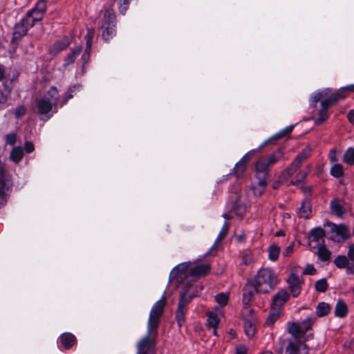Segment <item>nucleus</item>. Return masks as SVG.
<instances>
[{"mask_svg":"<svg viewBox=\"0 0 354 354\" xmlns=\"http://www.w3.org/2000/svg\"><path fill=\"white\" fill-rule=\"evenodd\" d=\"M292 131V127H287L284 129H283V130L279 131L278 133H277L276 134H274L272 137H271L270 139L266 140L265 142V143L267 144L272 140H276L280 139V138L286 136V135L289 134Z\"/></svg>","mask_w":354,"mask_h":354,"instance_id":"43","label":"nucleus"},{"mask_svg":"<svg viewBox=\"0 0 354 354\" xmlns=\"http://www.w3.org/2000/svg\"><path fill=\"white\" fill-rule=\"evenodd\" d=\"M188 281H184L183 284V290L180 295H183L184 298L190 302L193 298L197 297L198 293L202 290L203 287L201 285H193L187 283Z\"/></svg>","mask_w":354,"mask_h":354,"instance_id":"11","label":"nucleus"},{"mask_svg":"<svg viewBox=\"0 0 354 354\" xmlns=\"http://www.w3.org/2000/svg\"><path fill=\"white\" fill-rule=\"evenodd\" d=\"M32 26V22H30L25 17L22 18L14 27L12 42L20 41L23 37L27 35L28 30Z\"/></svg>","mask_w":354,"mask_h":354,"instance_id":"7","label":"nucleus"},{"mask_svg":"<svg viewBox=\"0 0 354 354\" xmlns=\"http://www.w3.org/2000/svg\"><path fill=\"white\" fill-rule=\"evenodd\" d=\"M311 214V204L308 199H304L299 210L301 217L308 218Z\"/></svg>","mask_w":354,"mask_h":354,"instance_id":"29","label":"nucleus"},{"mask_svg":"<svg viewBox=\"0 0 354 354\" xmlns=\"http://www.w3.org/2000/svg\"><path fill=\"white\" fill-rule=\"evenodd\" d=\"M311 153V148L309 147H306L304 149L301 153H299L294 160H295L297 163H299L300 165L301 163L307 159Z\"/></svg>","mask_w":354,"mask_h":354,"instance_id":"39","label":"nucleus"},{"mask_svg":"<svg viewBox=\"0 0 354 354\" xmlns=\"http://www.w3.org/2000/svg\"><path fill=\"white\" fill-rule=\"evenodd\" d=\"M330 207L331 212L338 217H342L344 214V208L339 199H334L330 201Z\"/></svg>","mask_w":354,"mask_h":354,"instance_id":"32","label":"nucleus"},{"mask_svg":"<svg viewBox=\"0 0 354 354\" xmlns=\"http://www.w3.org/2000/svg\"><path fill=\"white\" fill-rule=\"evenodd\" d=\"M293 251V244H290V245L287 246L283 252V254L285 256H288L290 253H292Z\"/></svg>","mask_w":354,"mask_h":354,"instance_id":"62","label":"nucleus"},{"mask_svg":"<svg viewBox=\"0 0 354 354\" xmlns=\"http://www.w3.org/2000/svg\"><path fill=\"white\" fill-rule=\"evenodd\" d=\"M90 52L91 51L87 52L86 48L85 49V52L82 56V60L84 64H86L88 62Z\"/></svg>","mask_w":354,"mask_h":354,"instance_id":"60","label":"nucleus"},{"mask_svg":"<svg viewBox=\"0 0 354 354\" xmlns=\"http://www.w3.org/2000/svg\"><path fill=\"white\" fill-rule=\"evenodd\" d=\"M68 45L69 41L67 39L63 41H58L56 43H55V44L53 45V48L56 51L59 52L66 48Z\"/></svg>","mask_w":354,"mask_h":354,"instance_id":"52","label":"nucleus"},{"mask_svg":"<svg viewBox=\"0 0 354 354\" xmlns=\"http://www.w3.org/2000/svg\"><path fill=\"white\" fill-rule=\"evenodd\" d=\"M282 149H279L272 153L262 156L256 163V171L257 174L268 176V167L280 160L283 156Z\"/></svg>","mask_w":354,"mask_h":354,"instance_id":"4","label":"nucleus"},{"mask_svg":"<svg viewBox=\"0 0 354 354\" xmlns=\"http://www.w3.org/2000/svg\"><path fill=\"white\" fill-rule=\"evenodd\" d=\"M242 264L249 266L252 263L253 258L250 253H245L241 257Z\"/></svg>","mask_w":354,"mask_h":354,"instance_id":"54","label":"nucleus"},{"mask_svg":"<svg viewBox=\"0 0 354 354\" xmlns=\"http://www.w3.org/2000/svg\"><path fill=\"white\" fill-rule=\"evenodd\" d=\"M286 281L288 284V288L292 297H298L301 293V286L304 283L303 279L292 270Z\"/></svg>","mask_w":354,"mask_h":354,"instance_id":"10","label":"nucleus"},{"mask_svg":"<svg viewBox=\"0 0 354 354\" xmlns=\"http://www.w3.org/2000/svg\"><path fill=\"white\" fill-rule=\"evenodd\" d=\"M95 30L93 28H88L87 33L85 36L86 51H91L93 39L94 37Z\"/></svg>","mask_w":354,"mask_h":354,"instance_id":"47","label":"nucleus"},{"mask_svg":"<svg viewBox=\"0 0 354 354\" xmlns=\"http://www.w3.org/2000/svg\"><path fill=\"white\" fill-rule=\"evenodd\" d=\"M131 0H117L119 11L121 14L124 15L129 8V6Z\"/></svg>","mask_w":354,"mask_h":354,"instance_id":"50","label":"nucleus"},{"mask_svg":"<svg viewBox=\"0 0 354 354\" xmlns=\"http://www.w3.org/2000/svg\"><path fill=\"white\" fill-rule=\"evenodd\" d=\"M348 119L351 123L354 124V110H351L348 112Z\"/></svg>","mask_w":354,"mask_h":354,"instance_id":"64","label":"nucleus"},{"mask_svg":"<svg viewBox=\"0 0 354 354\" xmlns=\"http://www.w3.org/2000/svg\"><path fill=\"white\" fill-rule=\"evenodd\" d=\"M332 92L331 89L330 88H326L324 91L315 93L310 100V106L315 108L317 105V103L320 101L323 100L326 98H328L330 97V93Z\"/></svg>","mask_w":354,"mask_h":354,"instance_id":"26","label":"nucleus"},{"mask_svg":"<svg viewBox=\"0 0 354 354\" xmlns=\"http://www.w3.org/2000/svg\"><path fill=\"white\" fill-rule=\"evenodd\" d=\"M24 149L27 153H30L35 150V146L30 141H26L24 143Z\"/></svg>","mask_w":354,"mask_h":354,"instance_id":"57","label":"nucleus"},{"mask_svg":"<svg viewBox=\"0 0 354 354\" xmlns=\"http://www.w3.org/2000/svg\"><path fill=\"white\" fill-rule=\"evenodd\" d=\"M315 319V317H308L301 322H288V332L295 337L294 339H297L311 328Z\"/></svg>","mask_w":354,"mask_h":354,"instance_id":"5","label":"nucleus"},{"mask_svg":"<svg viewBox=\"0 0 354 354\" xmlns=\"http://www.w3.org/2000/svg\"><path fill=\"white\" fill-rule=\"evenodd\" d=\"M300 166L301 165L299 163H297L295 160H293L291 165L283 171L282 173V177L284 178V180H287L297 171Z\"/></svg>","mask_w":354,"mask_h":354,"instance_id":"37","label":"nucleus"},{"mask_svg":"<svg viewBox=\"0 0 354 354\" xmlns=\"http://www.w3.org/2000/svg\"><path fill=\"white\" fill-rule=\"evenodd\" d=\"M59 341L62 346L66 349H70L75 343V337L69 333H65L60 335Z\"/></svg>","mask_w":354,"mask_h":354,"instance_id":"23","label":"nucleus"},{"mask_svg":"<svg viewBox=\"0 0 354 354\" xmlns=\"http://www.w3.org/2000/svg\"><path fill=\"white\" fill-rule=\"evenodd\" d=\"M334 263L338 268H345L349 264L348 257L344 255H338L334 259Z\"/></svg>","mask_w":354,"mask_h":354,"instance_id":"41","label":"nucleus"},{"mask_svg":"<svg viewBox=\"0 0 354 354\" xmlns=\"http://www.w3.org/2000/svg\"><path fill=\"white\" fill-rule=\"evenodd\" d=\"M6 78L5 68L2 65H0V82Z\"/></svg>","mask_w":354,"mask_h":354,"instance_id":"63","label":"nucleus"},{"mask_svg":"<svg viewBox=\"0 0 354 354\" xmlns=\"http://www.w3.org/2000/svg\"><path fill=\"white\" fill-rule=\"evenodd\" d=\"M330 311V306L328 303L320 302L316 307V315L319 317L327 315Z\"/></svg>","mask_w":354,"mask_h":354,"instance_id":"35","label":"nucleus"},{"mask_svg":"<svg viewBox=\"0 0 354 354\" xmlns=\"http://www.w3.org/2000/svg\"><path fill=\"white\" fill-rule=\"evenodd\" d=\"M79 86L75 85L68 88V90L66 92L64 95H63L62 99L59 102V105L61 107L66 104L68 100L74 96V95L76 93V91L79 90Z\"/></svg>","mask_w":354,"mask_h":354,"instance_id":"34","label":"nucleus"},{"mask_svg":"<svg viewBox=\"0 0 354 354\" xmlns=\"http://www.w3.org/2000/svg\"><path fill=\"white\" fill-rule=\"evenodd\" d=\"M59 97V95L58 89L54 86L50 87L42 97L43 99L46 100V101L50 102L56 107H57Z\"/></svg>","mask_w":354,"mask_h":354,"instance_id":"21","label":"nucleus"},{"mask_svg":"<svg viewBox=\"0 0 354 354\" xmlns=\"http://www.w3.org/2000/svg\"><path fill=\"white\" fill-rule=\"evenodd\" d=\"M280 308H274L271 305V310L267 318L266 323L272 324L279 317Z\"/></svg>","mask_w":354,"mask_h":354,"instance_id":"40","label":"nucleus"},{"mask_svg":"<svg viewBox=\"0 0 354 354\" xmlns=\"http://www.w3.org/2000/svg\"><path fill=\"white\" fill-rule=\"evenodd\" d=\"M257 175V178L259 179L257 183H253L250 189L253 192V194L256 196H259L263 194V193L266 190V178L268 176H263L262 174Z\"/></svg>","mask_w":354,"mask_h":354,"instance_id":"17","label":"nucleus"},{"mask_svg":"<svg viewBox=\"0 0 354 354\" xmlns=\"http://www.w3.org/2000/svg\"><path fill=\"white\" fill-rule=\"evenodd\" d=\"M82 51V46H77L73 49L69 53L67 54L64 64V66H67L69 64H73L76 59L77 57L80 54Z\"/></svg>","mask_w":354,"mask_h":354,"instance_id":"30","label":"nucleus"},{"mask_svg":"<svg viewBox=\"0 0 354 354\" xmlns=\"http://www.w3.org/2000/svg\"><path fill=\"white\" fill-rule=\"evenodd\" d=\"M46 11V2L45 0H39L37 2L35 7L28 11L25 17L32 22V26L37 21H41Z\"/></svg>","mask_w":354,"mask_h":354,"instance_id":"6","label":"nucleus"},{"mask_svg":"<svg viewBox=\"0 0 354 354\" xmlns=\"http://www.w3.org/2000/svg\"><path fill=\"white\" fill-rule=\"evenodd\" d=\"M215 300L220 306H225L228 302L229 297L226 293L221 292L215 296Z\"/></svg>","mask_w":354,"mask_h":354,"instance_id":"49","label":"nucleus"},{"mask_svg":"<svg viewBox=\"0 0 354 354\" xmlns=\"http://www.w3.org/2000/svg\"><path fill=\"white\" fill-rule=\"evenodd\" d=\"M24 157V150L21 147H15L10 151V158L15 163L19 162Z\"/></svg>","mask_w":354,"mask_h":354,"instance_id":"33","label":"nucleus"},{"mask_svg":"<svg viewBox=\"0 0 354 354\" xmlns=\"http://www.w3.org/2000/svg\"><path fill=\"white\" fill-rule=\"evenodd\" d=\"M17 134L15 133H8L6 136V143L10 145H14L16 142Z\"/></svg>","mask_w":354,"mask_h":354,"instance_id":"55","label":"nucleus"},{"mask_svg":"<svg viewBox=\"0 0 354 354\" xmlns=\"http://www.w3.org/2000/svg\"><path fill=\"white\" fill-rule=\"evenodd\" d=\"M330 173L335 178H340L344 175L343 167L341 164L335 163L330 168Z\"/></svg>","mask_w":354,"mask_h":354,"instance_id":"42","label":"nucleus"},{"mask_svg":"<svg viewBox=\"0 0 354 354\" xmlns=\"http://www.w3.org/2000/svg\"><path fill=\"white\" fill-rule=\"evenodd\" d=\"M254 154V151H250L245 153L239 162H237L230 172L226 176L227 177L230 175H234L236 178H240L245 172L247 168L248 162L252 158Z\"/></svg>","mask_w":354,"mask_h":354,"instance_id":"9","label":"nucleus"},{"mask_svg":"<svg viewBox=\"0 0 354 354\" xmlns=\"http://www.w3.org/2000/svg\"><path fill=\"white\" fill-rule=\"evenodd\" d=\"M243 303L244 305H249L256 293H259L253 283L249 280L243 288Z\"/></svg>","mask_w":354,"mask_h":354,"instance_id":"15","label":"nucleus"},{"mask_svg":"<svg viewBox=\"0 0 354 354\" xmlns=\"http://www.w3.org/2000/svg\"><path fill=\"white\" fill-rule=\"evenodd\" d=\"M316 273V269L315 268L314 266L312 264H308L306 265V268H304L303 271L304 274H310L313 275Z\"/></svg>","mask_w":354,"mask_h":354,"instance_id":"56","label":"nucleus"},{"mask_svg":"<svg viewBox=\"0 0 354 354\" xmlns=\"http://www.w3.org/2000/svg\"><path fill=\"white\" fill-rule=\"evenodd\" d=\"M166 304V299L162 295L152 306L147 322V333L138 344L137 354H151L154 350V342L151 335L153 333H156V329L158 328L160 317L163 313V310Z\"/></svg>","mask_w":354,"mask_h":354,"instance_id":"1","label":"nucleus"},{"mask_svg":"<svg viewBox=\"0 0 354 354\" xmlns=\"http://www.w3.org/2000/svg\"><path fill=\"white\" fill-rule=\"evenodd\" d=\"M289 299L287 290L282 289L274 295L272 299L271 305L274 308H280Z\"/></svg>","mask_w":354,"mask_h":354,"instance_id":"20","label":"nucleus"},{"mask_svg":"<svg viewBox=\"0 0 354 354\" xmlns=\"http://www.w3.org/2000/svg\"><path fill=\"white\" fill-rule=\"evenodd\" d=\"M343 160L345 163L353 165H354V149L348 148L344 153Z\"/></svg>","mask_w":354,"mask_h":354,"instance_id":"45","label":"nucleus"},{"mask_svg":"<svg viewBox=\"0 0 354 354\" xmlns=\"http://www.w3.org/2000/svg\"><path fill=\"white\" fill-rule=\"evenodd\" d=\"M329 158H330V162L333 164L337 163V158L336 156L335 149L330 150V153H329Z\"/></svg>","mask_w":354,"mask_h":354,"instance_id":"58","label":"nucleus"},{"mask_svg":"<svg viewBox=\"0 0 354 354\" xmlns=\"http://www.w3.org/2000/svg\"><path fill=\"white\" fill-rule=\"evenodd\" d=\"M100 26H105L106 28L109 26H115V15L113 10H106L104 12Z\"/></svg>","mask_w":354,"mask_h":354,"instance_id":"24","label":"nucleus"},{"mask_svg":"<svg viewBox=\"0 0 354 354\" xmlns=\"http://www.w3.org/2000/svg\"><path fill=\"white\" fill-rule=\"evenodd\" d=\"M236 354H247V349L243 346H239L236 348Z\"/></svg>","mask_w":354,"mask_h":354,"instance_id":"61","label":"nucleus"},{"mask_svg":"<svg viewBox=\"0 0 354 354\" xmlns=\"http://www.w3.org/2000/svg\"><path fill=\"white\" fill-rule=\"evenodd\" d=\"M37 108L40 114V119L44 121L50 119L54 113L57 112V107L42 97L37 100Z\"/></svg>","mask_w":354,"mask_h":354,"instance_id":"8","label":"nucleus"},{"mask_svg":"<svg viewBox=\"0 0 354 354\" xmlns=\"http://www.w3.org/2000/svg\"><path fill=\"white\" fill-rule=\"evenodd\" d=\"M8 180L6 178L0 179V207L7 202L6 192L8 190Z\"/></svg>","mask_w":354,"mask_h":354,"instance_id":"25","label":"nucleus"},{"mask_svg":"<svg viewBox=\"0 0 354 354\" xmlns=\"http://www.w3.org/2000/svg\"><path fill=\"white\" fill-rule=\"evenodd\" d=\"M115 26H109L106 28L105 26H100L102 37L106 41H109L115 35Z\"/></svg>","mask_w":354,"mask_h":354,"instance_id":"38","label":"nucleus"},{"mask_svg":"<svg viewBox=\"0 0 354 354\" xmlns=\"http://www.w3.org/2000/svg\"><path fill=\"white\" fill-rule=\"evenodd\" d=\"M183 295H180L178 307L176 312V319L178 326L180 327L185 322V314L187 312V306L189 304Z\"/></svg>","mask_w":354,"mask_h":354,"instance_id":"14","label":"nucleus"},{"mask_svg":"<svg viewBox=\"0 0 354 354\" xmlns=\"http://www.w3.org/2000/svg\"><path fill=\"white\" fill-rule=\"evenodd\" d=\"M348 259L352 261H354V244H351L349 246V250L348 252Z\"/></svg>","mask_w":354,"mask_h":354,"instance_id":"59","label":"nucleus"},{"mask_svg":"<svg viewBox=\"0 0 354 354\" xmlns=\"http://www.w3.org/2000/svg\"><path fill=\"white\" fill-rule=\"evenodd\" d=\"M15 118L19 119L23 117L26 113V108L24 105L19 106L13 111Z\"/></svg>","mask_w":354,"mask_h":354,"instance_id":"53","label":"nucleus"},{"mask_svg":"<svg viewBox=\"0 0 354 354\" xmlns=\"http://www.w3.org/2000/svg\"><path fill=\"white\" fill-rule=\"evenodd\" d=\"M315 288L319 292H325L328 288L326 279L323 278L317 281L315 284Z\"/></svg>","mask_w":354,"mask_h":354,"instance_id":"46","label":"nucleus"},{"mask_svg":"<svg viewBox=\"0 0 354 354\" xmlns=\"http://www.w3.org/2000/svg\"><path fill=\"white\" fill-rule=\"evenodd\" d=\"M310 238L313 241L317 243L324 242V237L325 236V231L323 228L318 227L312 229L310 232Z\"/></svg>","mask_w":354,"mask_h":354,"instance_id":"27","label":"nucleus"},{"mask_svg":"<svg viewBox=\"0 0 354 354\" xmlns=\"http://www.w3.org/2000/svg\"><path fill=\"white\" fill-rule=\"evenodd\" d=\"M280 252V248L276 245H272L268 249V258L272 261L277 260Z\"/></svg>","mask_w":354,"mask_h":354,"instance_id":"44","label":"nucleus"},{"mask_svg":"<svg viewBox=\"0 0 354 354\" xmlns=\"http://www.w3.org/2000/svg\"><path fill=\"white\" fill-rule=\"evenodd\" d=\"M309 172V169H307L306 170H302L300 171L296 176V180L292 181V185H297L299 183L302 182L306 177Z\"/></svg>","mask_w":354,"mask_h":354,"instance_id":"51","label":"nucleus"},{"mask_svg":"<svg viewBox=\"0 0 354 354\" xmlns=\"http://www.w3.org/2000/svg\"><path fill=\"white\" fill-rule=\"evenodd\" d=\"M317 254L319 259H320L322 261H327L330 259L331 257L330 251L323 243L317 247Z\"/></svg>","mask_w":354,"mask_h":354,"instance_id":"31","label":"nucleus"},{"mask_svg":"<svg viewBox=\"0 0 354 354\" xmlns=\"http://www.w3.org/2000/svg\"><path fill=\"white\" fill-rule=\"evenodd\" d=\"M349 93H354V84H350L342 87L334 93H330L329 95L330 97L328 98L333 103H335L338 100L347 97Z\"/></svg>","mask_w":354,"mask_h":354,"instance_id":"16","label":"nucleus"},{"mask_svg":"<svg viewBox=\"0 0 354 354\" xmlns=\"http://www.w3.org/2000/svg\"><path fill=\"white\" fill-rule=\"evenodd\" d=\"M333 104L328 97L322 100L321 109L318 111V117L315 120L317 124H322L328 118V109Z\"/></svg>","mask_w":354,"mask_h":354,"instance_id":"19","label":"nucleus"},{"mask_svg":"<svg viewBox=\"0 0 354 354\" xmlns=\"http://www.w3.org/2000/svg\"><path fill=\"white\" fill-rule=\"evenodd\" d=\"M231 200L233 203V208L238 215L242 216L245 212L246 205L242 196L239 194V189L237 187L234 193L231 196Z\"/></svg>","mask_w":354,"mask_h":354,"instance_id":"13","label":"nucleus"},{"mask_svg":"<svg viewBox=\"0 0 354 354\" xmlns=\"http://www.w3.org/2000/svg\"><path fill=\"white\" fill-rule=\"evenodd\" d=\"M229 227H230V226H229L228 223L227 222H225L221 230L220 231V232L217 236V239H216V241H214V243L212 245V247L209 249V250L205 253V256H206V257L209 256V255L214 256L216 254L217 250H218L217 244L221 240L223 239L225 237V236L227 234Z\"/></svg>","mask_w":354,"mask_h":354,"instance_id":"18","label":"nucleus"},{"mask_svg":"<svg viewBox=\"0 0 354 354\" xmlns=\"http://www.w3.org/2000/svg\"><path fill=\"white\" fill-rule=\"evenodd\" d=\"M207 316V324L211 328H216L219 322L217 315L214 313L209 312L208 313Z\"/></svg>","mask_w":354,"mask_h":354,"instance_id":"48","label":"nucleus"},{"mask_svg":"<svg viewBox=\"0 0 354 354\" xmlns=\"http://www.w3.org/2000/svg\"><path fill=\"white\" fill-rule=\"evenodd\" d=\"M243 328L245 335L249 337L252 338L255 333V325L252 320L244 319Z\"/></svg>","mask_w":354,"mask_h":354,"instance_id":"36","label":"nucleus"},{"mask_svg":"<svg viewBox=\"0 0 354 354\" xmlns=\"http://www.w3.org/2000/svg\"><path fill=\"white\" fill-rule=\"evenodd\" d=\"M331 231L339 236L342 239H347L350 236V232L348 227L345 225L331 224Z\"/></svg>","mask_w":354,"mask_h":354,"instance_id":"22","label":"nucleus"},{"mask_svg":"<svg viewBox=\"0 0 354 354\" xmlns=\"http://www.w3.org/2000/svg\"><path fill=\"white\" fill-rule=\"evenodd\" d=\"M348 306L342 300L337 301L335 307V315L338 317H344L348 314Z\"/></svg>","mask_w":354,"mask_h":354,"instance_id":"28","label":"nucleus"},{"mask_svg":"<svg viewBox=\"0 0 354 354\" xmlns=\"http://www.w3.org/2000/svg\"><path fill=\"white\" fill-rule=\"evenodd\" d=\"M259 293H269L278 284V278L271 268H261L253 279H250Z\"/></svg>","mask_w":354,"mask_h":354,"instance_id":"3","label":"nucleus"},{"mask_svg":"<svg viewBox=\"0 0 354 354\" xmlns=\"http://www.w3.org/2000/svg\"><path fill=\"white\" fill-rule=\"evenodd\" d=\"M286 351L287 354H308V348L298 339H289Z\"/></svg>","mask_w":354,"mask_h":354,"instance_id":"12","label":"nucleus"},{"mask_svg":"<svg viewBox=\"0 0 354 354\" xmlns=\"http://www.w3.org/2000/svg\"><path fill=\"white\" fill-rule=\"evenodd\" d=\"M191 262H184L178 264L171 271L169 280L177 279L179 283H184V281H192L205 276L211 269L208 263L196 266L189 268Z\"/></svg>","mask_w":354,"mask_h":354,"instance_id":"2","label":"nucleus"}]
</instances>
